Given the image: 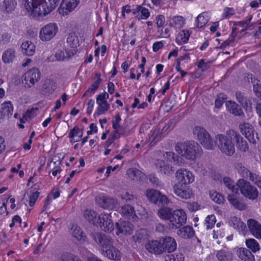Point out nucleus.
Listing matches in <instances>:
<instances>
[{"label": "nucleus", "instance_id": "nucleus-26", "mask_svg": "<svg viewBox=\"0 0 261 261\" xmlns=\"http://www.w3.org/2000/svg\"><path fill=\"white\" fill-rule=\"evenodd\" d=\"M164 241V252L167 251L168 253L174 252L177 247V244L175 240L171 237L162 238Z\"/></svg>", "mask_w": 261, "mask_h": 261}, {"label": "nucleus", "instance_id": "nucleus-6", "mask_svg": "<svg viewBox=\"0 0 261 261\" xmlns=\"http://www.w3.org/2000/svg\"><path fill=\"white\" fill-rule=\"evenodd\" d=\"M90 237L96 244L99 246L102 252L110 248L114 243L113 239L110 236L101 232H93L90 234Z\"/></svg>", "mask_w": 261, "mask_h": 261}, {"label": "nucleus", "instance_id": "nucleus-20", "mask_svg": "<svg viewBox=\"0 0 261 261\" xmlns=\"http://www.w3.org/2000/svg\"><path fill=\"white\" fill-rule=\"evenodd\" d=\"M247 225L250 233L256 238L261 239V225L253 219L247 221Z\"/></svg>", "mask_w": 261, "mask_h": 261}, {"label": "nucleus", "instance_id": "nucleus-45", "mask_svg": "<svg viewBox=\"0 0 261 261\" xmlns=\"http://www.w3.org/2000/svg\"><path fill=\"white\" fill-rule=\"evenodd\" d=\"M245 243L247 247L253 252H256L260 249L258 243L254 239H247Z\"/></svg>", "mask_w": 261, "mask_h": 261}, {"label": "nucleus", "instance_id": "nucleus-62", "mask_svg": "<svg viewBox=\"0 0 261 261\" xmlns=\"http://www.w3.org/2000/svg\"><path fill=\"white\" fill-rule=\"evenodd\" d=\"M39 195V192L36 191L33 192L29 196V205L31 207L33 206L38 199Z\"/></svg>", "mask_w": 261, "mask_h": 261}, {"label": "nucleus", "instance_id": "nucleus-4", "mask_svg": "<svg viewBox=\"0 0 261 261\" xmlns=\"http://www.w3.org/2000/svg\"><path fill=\"white\" fill-rule=\"evenodd\" d=\"M237 187L239 188L242 194L249 199L254 200L258 197L257 189L244 179L238 180Z\"/></svg>", "mask_w": 261, "mask_h": 261}, {"label": "nucleus", "instance_id": "nucleus-50", "mask_svg": "<svg viewBox=\"0 0 261 261\" xmlns=\"http://www.w3.org/2000/svg\"><path fill=\"white\" fill-rule=\"evenodd\" d=\"M146 236V230L141 229L136 231L135 234L133 236V239L136 242L140 243L143 240L145 239Z\"/></svg>", "mask_w": 261, "mask_h": 261}, {"label": "nucleus", "instance_id": "nucleus-10", "mask_svg": "<svg viewBox=\"0 0 261 261\" xmlns=\"http://www.w3.org/2000/svg\"><path fill=\"white\" fill-rule=\"evenodd\" d=\"M109 95L106 92L99 94L96 97V103L98 107L94 115H100L105 114L110 109V105L107 102Z\"/></svg>", "mask_w": 261, "mask_h": 261}, {"label": "nucleus", "instance_id": "nucleus-24", "mask_svg": "<svg viewBox=\"0 0 261 261\" xmlns=\"http://www.w3.org/2000/svg\"><path fill=\"white\" fill-rule=\"evenodd\" d=\"M108 214H103L101 217V223L98 224L105 232H111L114 229V225Z\"/></svg>", "mask_w": 261, "mask_h": 261}, {"label": "nucleus", "instance_id": "nucleus-16", "mask_svg": "<svg viewBox=\"0 0 261 261\" xmlns=\"http://www.w3.org/2000/svg\"><path fill=\"white\" fill-rule=\"evenodd\" d=\"M173 188L174 193L181 198L188 199L192 195L191 190L186 185L176 184Z\"/></svg>", "mask_w": 261, "mask_h": 261}, {"label": "nucleus", "instance_id": "nucleus-17", "mask_svg": "<svg viewBox=\"0 0 261 261\" xmlns=\"http://www.w3.org/2000/svg\"><path fill=\"white\" fill-rule=\"evenodd\" d=\"M228 134L233 136L237 148L241 151L246 152L248 150L249 147L247 142L236 131L233 129L228 130Z\"/></svg>", "mask_w": 261, "mask_h": 261}, {"label": "nucleus", "instance_id": "nucleus-13", "mask_svg": "<svg viewBox=\"0 0 261 261\" xmlns=\"http://www.w3.org/2000/svg\"><path fill=\"white\" fill-rule=\"evenodd\" d=\"M177 184L187 185L192 183L194 180V176L192 173L186 169H180L178 170L175 174Z\"/></svg>", "mask_w": 261, "mask_h": 261}, {"label": "nucleus", "instance_id": "nucleus-30", "mask_svg": "<svg viewBox=\"0 0 261 261\" xmlns=\"http://www.w3.org/2000/svg\"><path fill=\"white\" fill-rule=\"evenodd\" d=\"M239 257L244 261H254V257L251 252L245 248H240L238 250Z\"/></svg>", "mask_w": 261, "mask_h": 261}, {"label": "nucleus", "instance_id": "nucleus-7", "mask_svg": "<svg viewBox=\"0 0 261 261\" xmlns=\"http://www.w3.org/2000/svg\"><path fill=\"white\" fill-rule=\"evenodd\" d=\"M239 128L250 143L256 144L259 141L258 134L255 132L251 124L248 122L241 123L239 124Z\"/></svg>", "mask_w": 261, "mask_h": 261}, {"label": "nucleus", "instance_id": "nucleus-5", "mask_svg": "<svg viewBox=\"0 0 261 261\" xmlns=\"http://www.w3.org/2000/svg\"><path fill=\"white\" fill-rule=\"evenodd\" d=\"M193 134L196 136L197 139L203 147L208 150L213 149V141L208 132L203 127H195L193 130Z\"/></svg>", "mask_w": 261, "mask_h": 261}, {"label": "nucleus", "instance_id": "nucleus-34", "mask_svg": "<svg viewBox=\"0 0 261 261\" xmlns=\"http://www.w3.org/2000/svg\"><path fill=\"white\" fill-rule=\"evenodd\" d=\"M16 5V0H4L3 2L2 8L5 12L10 13L14 11Z\"/></svg>", "mask_w": 261, "mask_h": 261}, {"label": "nucleus", "instance_id": "nucleus-8", "mask_svg": "<svg viewBox=\"0 0 261 261\" xmlns=\"http://www.w3.org/2000/svg\"><path fill=\"white\" fill-rule=\"evenodd\" d=\"M187 221V215L182 210H174L170 221L168 223L169 226L171 229H178Z\"/></svg>", "mask_w": 261, "mask_h": 261}, {"label": "nucleus", "instance_id": "nucleus-47", "mask_svg": "<svg viewBox=\"0 0 261 261\" xmlns=\"http://www.w3.org/2000/svg\"><path fill=\"white\" fill-rule=\"evenodd\" d=\"M79 39L75 34H70L67 38V43L71 48H76L79 45Z\"/></svg>", "mask_w": 261, "mask_h": 261}, {"label": "nucleus", "instance_id": "nucleus-53", "mask_svg": "<svg viewBox=\"0 0 261 261\" xmlns=\"http://www.w3.org/2000/svg\"><path fill=\"white\" fill-rule=\"evenodd\" d=\"M248 178L258 188L261 189V177L260 176L255 173L250 172Z\"/></svg>", "mask_w": 261, "mask_h": 261}, {"label": "nucleus", "instance_id": "nucleus-42", "mask_svg": "<svg viewBox=\"0 0 261 261\" xmlns=\"http://www.w3.org/2000/svg\"><path fill=\"white\" fill-rule=\"evenodd\" d=\"M235 169L244 178H248L249 174L251 172L245 166L241 163H237L235 165Z\"/></svg>", "mask_w": 261, "mask_h": 261}, {"label": "nucleus", "instance_id": "nucleus-33", "mask_svg": "<svg viewBox=\"0 0 261 261\" xmlns=\"http://www.w3.org/2000/svg\"><path fill=\"white\" fill-rule=\"evenodd\" d=\"M16 57V51L13 48H8L3 53L2 59L5 63H10L13 62Z\"/></svg>", "mask_w": 261, "mask_h": 261}, {"label": "nucleus", "instance_id": "nucleus-37", "mask_svg": "<svg viewBox=\"0 0 261 261\" xmlns=\"http://www.w3.org/2000/svg\"><path fill=\"white\" fill-rule=\"evenodd\" d=\"M156 165L159 166L160 172L164 174H170L173 173L174 171L171 166L169 165L165 164L162 160H158Z\"/></svg>", "mask_w": 261, "mask_h": 261}, {"label": "nucleus", "instance_id": "nucleus-32", "mask_svg": "<svg viewBox=\"0 0 261 261\" xmlns=\"http://www.w3.org/2000/svg\"><path fill=\"white\" fill-rule=\"evenodd\" d=\"M173 211L172 208L168 207H162L158 210V216L161 219L168 220L170 222Z\"/></svg>", "mask_w": 261, "mask_h": 261}, {"label": "nucleus", "instance_id": "nucleus-25", "mask_svg": "<svg viewBox=\"0 0 261 261\" xmlns=\"http://www.w3.org/2000/svg\"><path fill=\"white\" fill-rule=\"evenodd\" d=\"M102 253L110 259L119 260L121 258L120 252L113 246V244Z\"/></svg>", "mask_w": 261, "mask_h": 261}, {"label": "nucleus", "instance_id": "nucleus-35", "mask_svg": "<svg viewBox=\"0 0 261 261\" xmlns=\"http://www.w3.org/2000/svg\"><path fill=\"white\" fill-rule=\"evenodd\" d=\"M56 83L50 79H46L42 85V89L45 93H52L56 89Z\"/></svg>", "mask_w": 261, "mask_h": 261}, {"label": "nucleus", "instance_id": "nucleus-11", "mask_svg": "<svg viewBox=\"0 0 261 261\" xmlns=\"http://www.w3.org/2000/svg\"><path fill=\"white\" fill-rule=\"evenodd\" d=\"M163 241L162 238L158 240L148 241L145 245V248L150 253L156 255H161L164 253Z\"/></svg>", "mask_w": 261, "mask_h": 261}, {"label": "nucleus", "instance_id": "nucleus-60", "mask_svg": "<svg viewBox=\"0 0 261 261\" xmlns=\"http://www.w3.org/2000/svg\"><path fill=\"white\" fill-rule=\"evenodd\" d=\"M83 135V133H80V130L77 126H74L72 129L69 134V137L70 138H73L74 136H77L79 137V138H81Z\"/></svg>", "mask_w": 261, "mask_h": 261}, {"label": "nucleus", "instance_id": "nucleus-14", "mask_svg": "<svg viewBox=\"0 0 261 261\" xmlns=\"http://www.w3.org/2000/svg\"><path fill=\"white\" fill-rule=\"evenodd\" d=\"M97 203L103 208L113 209L118 205L117 200L111 197L99 196L96 198Z\"/></svg>", "mask_w": 261, "mask_h": 261}, {"label": "nucleus", "instance_id": "nucleus-54", "mask_svg": "<svg viewBox=\"0 0 261 261\" xmlns=\"http://www.w3.org/2000/svg\"><path fill=\"white\" fill-rule=\"evenodd\" d=\"M252 16H250L247 19L244 21H241L235 22L234 25L238 26H241L244 28V29L242 30V31H244L247 30L248 29L252 27V25H249V23L251 20Z\"/></svg>", "mask_w": 261, "mask_h": 261}, {"label": "nucleus", "instance_id": "nucleus-1", "mask_svg": "<svg viewBox=\"0 0 261 261\" xmlns=\"http://www.w3.org/2000/svg\"><path fill=\"white\" fill-rule=\"evenodd\" d=\"M60 0H23L24 8L34 17L45 16L58 6Z\"/></svg>", "mask_w": 261, "mask_h": 261}, {"label": "nucleus", "instance_id": "nucleus-9", "mask_svg": "<svg viewBox=\"0 0 261 261\" xmlns=\"http://www.w3.org/2000/svg\"><path fill=\"white\" fill-rule=\"evenodd\" d=\"M40 72L37 68H33L25 72L22 76L25 87L30 88L39 81L40 79Z\"/></svg>", "mask_w": 261, "mask_h": 261}, {"label": "nucleus", "instance_id": "nucleus-21", "mask_svg": "<svg viewBox=\"0 0 261 261\" xmlns=\"http://www.w3.org/2000/svg\"><path fill=\"white\" fill-rule=\"evenodd\" d=\"M237 101L242 106L245 110L252 109L251 97L247 96L244 93L237 91L235 94Z\"/></svg>", "mask_w": 261, "mask_h": 261}, {"label": "nucleus", "instance_id": "nucleus-55", "mask_svg": "<svg viewBox=\"0 0 261 261\" xmlns=\"http://www.w3.org/2000/svg\"><path fill=\"white\" fill-rule=\"evenodd\" d=\"M72 236L78 240H84L85 237L82 230L79 227L75 226L72 231Z\"/></svg>", "mask_w": 261, "mask_h": 261}, {"label": "nucleus", "instance_id": "nucleus-52", "mask_svg": "<svg viewBox=\"0 0 261 261\" xmlns=\"http://www.w3.org/2000/svg\"><path fill=\"white\" fill-rule=\"evenodd\" d=\"M172 21L174 23V28L176 29L181 28L185 24V19L180 16H176L172 18Z\"/></svg>", "mask_w": 261, "mask_h": 261}, {"label": "nucleus", "instance_id": "nucleus-56", "mask_svg": "<svg viewBox=\"0 0 261 261\" xmlns=\"http://www.w3.org/2000/svg\"><path fill=\"white\" fill-rule=\"evenodd\" d=\"M169 202V200L167 196L160 192L159 196L158 198V202H156L155 204L159 205H167Z\"/></svg>", "mask_w": 261, "mask_h": 261}, {"label": "nucleus", "instance_id": "nucleus-44", "mask_svg": "<svg viewBox=\"0 0 261 261\" xmlns=\"http://www.w3.org/2000/svg\"><path fill=\"white\" fill-rule=\"evenodd\" d=\"M225 186L231 192L237 193L238 191L237 184L235 185L234 182L229 177H224L223 179Z\"/></svg>", "mask_w": 261, "mask_h": 261}, {"label": "nucleus", "instance_id": "nucleus-28", "mask_svg": "<svg viewBox=\"0 0 261 261\" xmlns=\"http://www.w3.org/2000/svg\"><path fill=\"white\" fill-rule=\"evenodd\" d=\"M177 234L181 238L190 239L194 236L195 231L192 227L187 225L179 229Z\"/></svg>", "mask_w": 261, "mask_h": 261}, {"label": "nucleus", "instance_id": "nucleus-51", "mask_svg": "<svg viewBox=\"0 0 261 261\" xmlns=\"http://www.w3.org/2000/svg\"><path fill=\"white\" fill-rule=\"evenodd\" d=\"M121 212L127 217H132L135 215L134 207L128 204L124 205L121 208Z\"/></svg>", "mask_w": 261, "mask_h": 261}, {"label": "nucleus", "instance_id": "nucleus-48", "mask_svg": "<svg viewBox=\"0 0 261 261\" xmlns=\"http://www.w3.org/2000/svg\"><path fill=\"white\" fill-rule=\"evenodd\" d=\"M161 138V132L159 129H154L152 135L149 137V140L150 141L151 145H154L156 142L159 141Z\"/></svg>", "mask_w": 261, "mask_h": 261}, {"label": "nucleus", "instance_id": "nucleus-29", "mask_svg": "<svg viewBox=\"0 0 261 261\" xmlns=\"http://www.w3.org/2000/svg\"><path fill=\"white\" fill-rule=\"evenodd\" d=\"M216 257L219 261H232L233 258L231 251L227 249H221L217 251Z\"/></svg>", "mask_w": 261, "mask_h": 261}, {"label": "nucleus", "instance_id": "nucleus-61", "mask_svg": "<svg viewBox=\"0 0 261 261\" xmlns=\"http://www.w3.org/2000/svg\"><path fill=\"white\" fill-rule=\"evenodd\" d=\"M253 91L256 97L261 99V84L257 82L253 86Z\"/></svg>", "mask_w": 261, "mask_h": 261}, {"label": "nucleus", "instance_id": "nucleus-63", "mask_svg": "<svg viewBox=\"0 0 261 261\" xmlns=\"http://www.w3.org/2000/svg\"><path fill=\"white\" fill-rule=\"evenodd\" d=\"M141 13V15L140 17L138 18V19L140 20L141 19H147L150 16V12L149 10L141 6V9H140V12Z\"/></svg>", "mask_w": 261, "mask_h": 261}, {"label": "nucleus", "instance_id": "nucleus-31", "mask_svg": "<svg viewBox=\"0 0 261 261\" xmlns=\"http://www.w3.org/2000/svg\"><path fill=\"white\" fill-rule=\"evenodd\" d=\"M22 53L28 56H32L35 53V46L31 41H25L21 45Z\"/></svg>", "mask_w": 261, "mask_h": 261}, {"label": "nucleus", "instance_id": "nucleus-19", "mask_svg": "<svg viewBox=\"0 0 261 261\" xmlns=\"http://www.w3.org/2000/svg\"><path fill=\"white\" fill-rule=\"evenodd\" d=\"M226 108L230 114L235 116L244 117L245 114L240 106L233 101L229 100L226 102Z\"/></svg>", "mask_w": 261, "mask_h": 261}, {"label": "nucleus", "instance_id": "nucleus-41", "mask_svg": "<svg viewBox=\"0 0 261 261\" xmlns=\"http://www.w3.org/2000/svg\"><path fill=\"white\" fill-rule=\"evenodd\" d=\"M56 261H82L77 256L66 252L62 254Z\"/></svg>", "mask_w": 261, "mask_h": 261}, {"label": "nucleus", "instance_id": "nucleus-15", "mask_svg": "<svg viewBox=\"0 0 261 261\" xmlns=\"http://www.w3.org/2000/svg\"><path fill=\"white\" fill-rule=\"evenodd\" d=\"M80 0H63L58 9L59 13L66 15L79 5Z\"/></svg>", "mask_w": 261, "mask_h": 261}, {"label": "nucleus", "instance_id": "nucleus-27", "mask_svg": "<svg viewBox=\"0 0 261 261\" xmlns=\"http://www.w3.org/2000/svg\"><path fill=\"white\" fill-rule=\"evenodd\" d=\"M227 198L230 204L236 209L240 211L246 209V205L242 200L238 198L236 195L229 194L228 195Z\"/></svg>", "mask_w": 261, "mask_h": 261}, {"label": "nucleus", "instance_id": "nucleus-12", "mask_svg": "<svg viewBox=\"0 0 261 261\" xmlns=\"http://www.w3.org/2000/svg\"><path fill=\"white\" fill-rule=\"evenodd\" d=\"M58 28L55 23H50L43 27L40 31V38L42 41L51 39L58 32Z\"/></svg>", "mask_w": 261, "mask_h": 261}, {"label": "nucleus", "instance_id": "nucleus-38", "mask_svg": "<svg viewBox=\"0 0 261 261\" xmlns=\"http://www.w3.org/2000/svg\"><path fill=\"white\" fill-rule=\"evenodd\" d=\"M231 225L239 231H243L246 228V224L241 221V219L237 217H232L230 220Z\"/></svg>", "mask_w": 261, "mask_h": 261}, {"label": "nucleus", "instance_id": "nucleus-36", "mask_svg": "<svg viewBox=\"0 0 261 261\" xmlns=\"http://www.w3.org/2000/svg\"><path fill=\"white\" fill-rule=\"evenodd\" d=\"M164 159L169 162H172L176 165H180L181 163V158L176 155L173 152H166L164 155Z\"/></svg>", "mask_w": 261, "mask_h": 261}, {"label": "nucleus", "instance_id": "nucleus-43", "mask_svg": "<svg viewBox=\"0 0 261 261\" xmlns=\"http://www.w3.org/2000/svg\"><path fill=\"white\" fill-rule=\"evenodd\" d=\"M160 192V191L154 189L148 190L146 192V196L151 202L155 204L156 202H158V198Z\"/></svg>", "mask_w": 261, "mask_h": 261}, {"label": "nucleus", "instance_id": "nucleus-40", "mask_svg": "<svg viewBox=\"0 0 261 261\" xmlns=\"http://www.w3.org/2000/svg\"><path fill=\"white\" fill-rule=\"evenodd\" d=\"M190 34L189 31L186 30H182L180 32L176 38V42L179 44L181 45L183 43H186L189 40Z\"/></svg>", "mask_w": 261, "mask_h": 261}, {"label": "nucleus", "instance_id": "nucleus-22", "mask_svg": "<svg viewBox=\"0 0 261 261\" xmlns=\"http://www.w3.org/2000/svg\"><path fill=\"white\" fill-rule=\"evenodd\" d=\"M13 106L10 101L3 102L0 108V119H4L5 117L10 118L13 114Z\"/></svg>", "mask_w": 261, "mask_h": 261}, {"label": "nucleus", "instance_id": "nucleus-23", "mask_svg": "<svg viewBox=\"0 0 261 261\" xmlns=\"http://www.w3.org/2000/svg\"><path fill=\"white\" fill-rule=\"evenodd\" d=\"M84 218L90 223L93 225H98L101 223V217L95 211L87 210L84 212Z\"/></svg>", "mask_w": 261, "mask_h": 261}, {"label": "nucleus", "instance_id": "nucleus-49", "mask_svg": "<svg viewBox=\"0 0 261 261\" xmlns=\"http://www.w3.org/2000/svg\"><path fill=\"white\" fill-rule=\"evenodd\" d=\"M210 196L211 199L216 203L218 204L223 203V201L224 200L223 196L216 191H210Z\"/></svg>", "mask_w": 261, "mask_h": 261}, {"label": "nucleus", "instance_id": "nucleus-2", "mask_svg": "<svg viewBox=\"0 0 261 261\" xmlns=\"http://www.w3.org/2000/svg\"><path fill=\"white\" fill-rule=\"evenodd\" d=\"M175 151L187 159L193 161L196 158L197 155L201 151V148L198 144L191 141L187 142L177 143L175 146Z\"/></svg>", "mask_w": 261, "mask_h": 261}, {"label": "nucleus", "instance_id": "nucleus-57", "mask_svg": "<svg viewBox=\"0 0 261 261\" xmlns=\"http://www.w3.org/2000/svg\"><path fill=\"white\" fill-rule=\"evenodd\" d=\"M205 224L207 229L212 228L216 223V218L214 215L208 216L205 219Z\"/></svg>", "mask_w": 261, "mask_h": 261}, {"label": "nucleus", "instance_id": "nucleus-64", "mask_svg": "<svg viewBox=\"0 0 261 261\" xmlns=\"http://www.w3.org/2000/svg\"><path fill=\"white\" fill-rule=\"evenodd\" d=\"M121 199L126 200V201H134L136 199V197L132 194H130L128 192H125L120 195Z\"/></svg>", "mask_w": 261, "mask_h": 261}, {"label": "nucleus", "instance_id": "nucleus-18", "mask_svg": "<svg viewBox=\"0 0 261 261\" xmlns=\"http://www.w3.org/2000/svg\"><path fill=\"white\" fill-rule=\"evenodd\" d=\"M117 231L116 234L118 236L120 233L124 235L130 234L133 232V225L128 222L119 220L116 223Z\"/></svg>", "mask_w": 261, "mask_h": 261}, {"label": "nucleus", "instance_id": "nucleus-58", "mask_svg": "<svg viewBox=\"0 0 261 261\" xmlns=\"http://www.w3.org/2000/svg\"><path fill=\"white\" fill-rule=\"evenodd\" d=\"M235 14V10L233 8L225 7L224 9L222 17L226 18Z\"/></svg>", "mask_w": 261, "mask_h": 261}, {"label": "nucleus", "instance_id": "nucleus-59", "mask_svg": "<svg viewBox=\"0 0 261 261\" xmlns=\"http://www.w3.org/2000/svg\"><path fill=\"white\" fill-rule=\"evenodd\" d=\"M127 173L134 179L138 177H141L142 175V173L140 170L135 168L129 169Z\"/></svg>", "mask_w": 261, "mask_h": 261}, {"label": "nucleus", "instance_id": "nucleus-46", "mask_svg": "<svg viewBox=\"0 0 261 261\" xmlns=\"http://www.w3.org/2000/svg\"><path fill=\"white\" fill-rule=\"evenodd\" d=\"M208 20L206 14L203 13L199 14L196 17V22L197 23V27L199 28H202L207 23Z\"/></svg>", "mask_w": 261, "mask_h": 261}, {"label": "nucleus", "instance_id": "nucleus-39", "mask_svg": "<svg viewBox=\"0 0 261 261\" xmlns=\"http://www.w3.org/2000/svg\"><path fill=\"white\" fill-rule=\"evenodd\" d=\"M97 77V80L90 86L88 89L85 92L84 95L91 96L98 88L100 83L101 81L100 75L99 74H96Z\"/></svg>", "mask_w": 261, "mask_h": 261}, {"label": "nucleus", "instance_id": "nucleus-3", "mask_svg": "<svg viewBox=\"0 0 261 261\" xmlns=\"http://www.w3.org/2000/svg\"><path fill=\"white\" fill-rule=\"evenodd\" d=\"M228 133V130L226 132V135H216L215 143L223 153L228 156H232L235 152L234 145L232 141L233 136Z\"/></svg>", "mask_w": 261, "mask_h": 261}]
</instances>
